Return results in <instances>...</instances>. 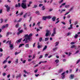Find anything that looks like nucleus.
<instances>
[{
    "label": "nucleus",
    "instance_id": "nucleus-10",
    "mask_svg": "<svg viewBox=\"0 0 80 80\" xmlns=\"http://www.w3.org/2000/svg\"><path fill=\"white\" fill-rule=\"evenodd\" d=\"M70 78L71 79H73V78H74V75L73 74L71 75L70 77Z\"/></svg>",
    "mask_w": 80,
    "mask_h": 80
},
{
    "label": "nucleus",
    "instance_id": "nucleus-9",
    "mask_svg": "<svg viewBox=\"0 0 80 80\" xmlns=\"http://www.w3.org/2000/svg\"><path fill=\"white\" fill-rule=\"evenodd\" d=\"M53 33H54V34H56V28H54L53 29Z\"/></svg>",
    "mask_w": 80,
    "mask_h": 80
},
{
    "label": "nucleus",
    "instance_id": "nucleus-21",
    "mask_svg": "<svg viewBox=\"0 0 80 80\" xmlns=\"http://www.w3.org/2000/svg\"><path fill=\"white\" fill-rule=\"evenodd\" d=\"M36 57V55L35 54H34L33 55V56L32 58V60H33V59H34V58H35V57Z\"/></svg>",
    "mask_w": 80,
    "mask_h": 80
},
{
    "label": "nucleus",
    "instance_id": "nucleus-57",
    "mask_svg": "<svg viewBox=\"0 0 80 80\" xmlns=\"http://www.w3.org/2000/svg\"><path fill=\"white\" fill-rule=\"evenodd\" d=\"M61 23H62L63 25H66V23L65 22H62Z\"/></svg>",
    "mask_w": 80,
    "mask_h": 80
},
{
    "label": "nucleus",
    "instance_id": "nucleus-63",
    "mask_svg": "<svg viewBox=\"0 0 80 80\" xmlns=\"http://www.w3.org/2000/svg\"><path fill=\"white\" fill-rule=\"evenodd\" d=\"M24 30H27V28L26 26L24 27Z\"/></svg>",
    "mask_w": 80,
    "mask_h": 80
},
{
    "label": "nucleus",
    "instance_id": "nucleus-14",
    "mask_svg": "<svg viewBox=\"0 0 80 80\" xmlns=\"http://www.w3.org/2000/svg\"><path fill=\"white\" fill-rule=\"evenodd\" d=\"M66 54V55H68V57H69V56H70L71 55H72V53H70V52H69V53L66 52L65 53Z\"/></svg>",
    "mask_w": 80,
    "mask_h": 80
},
{
    "label": "nucleus",
    "instance_id": "nucleus-40",
    "mask_svg": "<svg viewBox=\"0 0 80 80\" xmlns=\"http://www.w3.org/2000/svg\"><path fill=\"white\" fill-rule=\"evenodd\" d=\"M37 5H34V7H33L32 8H37Z\"/></svg>",
    "mask_w": 80,
    "mask_h": 80
},
{
    "label": "nucleus",
    "instance_id": "nucleus-39",
    "mask_svg": "<svg viewBox=\"0 0 80 80\" xmlns=\"http://www.w3.org/2000/svg\"><path fill=\"white\" fill-rule=\"evenodd\" d=\"M80 62V59H78V61L76 62V64H78V63H79V62Z\"/></svg>",
    "mask_w": 80,
    "mask_h": 80
},
{
    "label": "nucleus",
    "instance_id": "nucleus-32",
    "mask_svg": "<svg viewBox=\"0 0 80 80\" xmlns=\"http://www.w3.org/2000/svg\"><path fill=\"white\" fill-rule=\"evenodd\" d=\"M27 13V15H28V16L29 17V16H30V12H28V13Z\"/></svg>",
    "mask_w": 80,
    "mask_h": 80
},
{
    "label": "nucleus",
    "instance_id": "nucleus-59",
    "mask_svg": "<svg viewBox=\"0 0 80 80\" xmlns=\"http://www.w3.org/2000/svg\"><path fill=\"white\" fill-rule=\"evenodd\" d=\"M19 32L21 33H22L23 32V30H21L20 31H19Z\"/></svg>",
    "mask_w": 80,
    "mask_h": 80
},
{
    "label": "nucleus",
    "instance_id": "nucleus-8",
    "mask_svg": "<svg viewBox=\"0 0 80 80\" xmlns=\"http://www.w3.org/2000/svg\"><path fill=\"white\" fill-rule=\"evenodd\" d=\"M9 45V47H10V48H12V47H13V45L12 44H11V41H10Z\"/></svg>",
    "mask_w": 80,
    "mask_h": 80
},
{
    "label": "nucleus",
    "instance_id": "nucleus-34",
    "mask_svg": "<svg viewBox=\"0 0 80 80\" xmlns=\"http://www.w3.org/2000/svg\"><path fill=\"white\" fill-rule=\"evenodd\" d=\"M80 53V50L77 51L75 53V54H76V53Z\"/></svg>",
    "mask_w": 80,
    "mask_h": 80
},
{
    "label": "nucleus",
    "instance_id": "nucleus-7",
    "mask_svg": "<svg viewBox=\"0 0 80 80\" xmlns=\"http://www.w3.org/2000/svg\"><path fill=\"white\" fill-rule=\"evenodd\" d=\"M71 48H74L75 49H76V48H77V47L75 45H73L71 46Z\"/></svg>",
    "mask_w": 80,
    "mask_h": 80
},
{
    "label": "nucleus",
    "instance_id": "nucleus-62",
    "mask_svg": "<svg viewBox=\"0 0 80 80\" xmlns=\"http://www.w3.org/2000/svg\"><path fill=\"white\" fill-rule=\"evenodd\" d=\"M26 62V60H24L22 62L23 63H25V62Z\"/></svg>",
    "mask_w": 80,
    "mask_h": 80
},
{
    "label": "nucleus",
    "instance_id": "nucleus-55",
    "mask_svg": "<svg viewBox=\"0 0 80 80\" xmlns=\"http://www.w3.org/2000/svg\"><path fill=\"white\" fill-rule=\"evenodd\" d=\"M48 35H49V34L48 33H46V35H45L46 37H48Z\"/></svg>",
    "mask_w": 80,
    "mask_h": 80
},
{
    "label": "nucleus",
    "instance_id": "nucleus-3",
    "mask_svg": "<svg viewBox=\"0 0 80 80\" xmlns=\"http://www.w3.org/2000/svg\"><path fill=\"white\" fill-rule=\"evenodd\" d=\"M5 7L7 9L6 10L7 12H10V7L8 6V5H5Z\"/></svg>",
    "mask_w": 80,
    "mask_h": 80
},
{
    "label": "nucleus",
    "instance_id": "nucleus-6",
    "mask_svg": "<svg viewBox=\"0 0 80 80\" xmlns=\"http://www.w3.org/2000/svg\"><path fill=\"white\" fill-rule=\"evenodd\" d=\"M22 40V38H21L18 40H17L16 42V43L17 44H18L19 43H20V42H21Z\"/></svg>",
    "mask_w": 80,
    "mask_h": 80
},
{
    "label": "nucleus",
    "instance_id": "nucleus-24",
    "mask_svg": "<svg viewBox=\"0 0 80 80\" xmlns=\"http://www.w3.org/2000/svg\"><path fill=\"white\" fill-rule=\"evenodd\" d=\"M25 47H26V48H28V47H29V44H26Z\"/></svg>",
    "mask_w": 80,
    "mask_h": 80
},
{
    "label": "nucleus",
    "instance_id": "nucleus-56",
    "mask_svg": "<svg viewBox=\"0 0 80 80\" xmlns=\"http://www.w3.org/2000/svg\"><path fill=\"white\" fill-rule=\"evenodd\" d=\"M67 18H70V15H68L67 17Z\"/></svg>",
    "mask_w": 80,
    "mask_h": 80
},
{
    "label": "nucleus",
    "instance_id": "nucleus-26",
    "mask_svg": "<svg viewBox=\"0 0 80 80\" xmlns=\"http://www.w3.org/2000/svg\"><path fill=\"white\" fill-rule=\"evenodd\" d=\"M46 18H48V19H50V18H51V16H47Z\"/></svg>",
    "mask_w": 80,
    "mask_h": 80
},
{
    "label": "nucleus",
    "instance_id": "nucleus-12",
    "mask_svg": "<svg viewBox=\"0 0 80 80\" xmlns=\"http://www.w3.org/2000/svg\"><path fill=\"white\" fill-rule=\"evenodd\" d=\"M56 18H56V17H54L52 18V21H53V22H54L55 21V20H56Z\"/></svg>",
    "mask_w": 80,
    "mask_h": 80
},
{
    "label": "nucleus",
    "instance_id": "nucleus-11",
    "mask_svg": "<svg viewBox=\"0 0 80 80\" xmlns=\"http://www.w3.org/2000/svg\"><path fill=\"white\" fill-rule=\"evenodd\" d=\"M62 72H63V69H61L59 70V71H58V73H62Z\"/></svg>",
    "mask_w": 80,
    "mask_h": 80
},
{
    "label": "nucleus",
    "instance_id": "nucleus-43",
    "mask_svg": "<svg viewBox=\"0 0 80 80\" xmlns=\"http://www.w3.org/2000/svg\"><path fill=\"white\" fill-rule=\"evenodd\" d=\"M63 11H65V9L62 10L60 12V13H63Z\"/></svg>",
    "mask_w": 80,
    "mask_h": 80
},
{
    "label": "nucleus",
    "instance_id": "nucleus-23",
    "mask_svg": "<svg viewBox=\"0 0 80 80\" xmlns=\"http://www.w3.org/2000/svg\"><path fill=\"white\" fill-rule=\"evenodd\" d=\"M35 13L37 15H39V14H40V12L38 11H37Z\"/></svg>",
    "mask_w": 80,
    "mask_h": 80
},
{
    "label": "nucleus",
    "instance_id": "nucleus-41",
    "mask_svg": "<svg viewBox=\"0 0 80 80\" xmlns=\"http://www.w3.org/2000/svg\"><path fill=\"white\" fill-rule=\"evenodd\" d=\"M69 7H70V5H69L65 6V8H69Z\"/></svg>",
    "mask_w": 80,
    "mask_h": 80
},
{
    "label": "nucleus",
    "instance_id": "nucleus-13",
    "mask_svg": "<svg viewBox=\"0 0 80 80\" xmlns=\"http://www.w3.org/2000/svg\"><path fill=\"white\" fill-rule=\"evenodd\" d=\"M72 26H73V24H71L70 26V27L69 28H68V30H70V29H72V28H73V27H72Z\"/></svg>",
    "mask_w": 80,
    "mask_h": 80
},
{
    "label": "nucleus",
    "instance_id": "nucleus-19",
    "mask_svg": "<svg viewBox=\"0 0 80 80\" xmlns=\"http://www.w3.org/2000/svg\"><path fill=\"white\" fill-rule=\"evenodd\" d=\"M46 19H47V16H43L42 17V20H46Z\"/></svg>",
    "mask_w": 80,
    "mask_h": 80
},
{
    "label": "nucleus",
    "instance_id": "nucleus-1",
    "mask_svg": "<svg viewBox=\"0 0 80 80\" xmlns=\"http://www.w3.org/2000/svg\"><path fill=\"white\" fill-rule=\"evenodd\" d=\"M33 35V34H30L29 35L28 34H26L24 35V37H25L26 39L25 43H28L29 41H30V37H32Z\"/></svg>",
    "mask_w": 80,
    "mask_h": 80
},
{
    "label": "nucleus",
    "instance_id": "nucleus-5",
    "mask_svg": "<svg viewBox=\"0 0 80 80\" xmlns=\"http://www.w3.org/2000/svg\"><path fill=\"white\" fill-rule=\"evenodd\" d=\"M23 72L25 73V74L23 75V76L24 77H27V75H26L25 74H28V72H27V71H26L25 70H24Z\"/></svg>",
    "mask_w": 80,
    "mask_h": 80
},
{
    "label": "nucleus",
    "instance_id": "nucleus-20",
    "mask_svg": "<svg viewBox=\"0 0 80 80\" xmlns=\"http://www.w3.org/2000/svg\"><path fill=\"white\" fill-rule=\"evenodd\" d=\"M15 62L16 64H17L18 62V59H17L16 61H15Z\"/></svg>",
    "mask_w": 80,
    "mask_h": 80
},
{
    "label": "nucleus",
    "instance_id": "nucleus-29",
    "mask_svg": "<svg viewBox=\"0 0 80 80\" xmlns=\"http://www.w3.org/2000/svg\"><path fill=\"white\" fill-rule=\"evenodd\" d=\"M47 48V46H45L43 49V50H46Z\"/></svg>",
    "mask_w": 80,
    "mask_h": 80
},
{
    "label": "nucleus",
    "instance_id": "nucleus-60",
    "mask_svg": "<svg viewBox=\"0 0 80 80\" xmlns=\"http://www.w3.org/2000/svg\"><path fill=\"white\" fill-rule=\"evenodd\" d=\"M48 54H45V58L47 57V56H48Z\"/></svg>",
    "mask_w": 80,
    "mask_h": 80
},
{
    "label": "nucleus",
    "instance_id": "nucleus-16",
    "mask_svg": "<svg viewBox=\"0 0 80 80\" xmlns=\"http://www.w3.org/2000/svg\"><path fill=\"white\" fill-rule=\"evenodd\" d=\"M21 75H22V74L21 73H20L16 77L17 78H20V77H21Z\"/></svg>",
    "mask_w": 80,
    "mask_h": 80
},
{
    "label": "nucleus",
    "instance_id": "nucleus-30",
    "mask_svg": "<svg viewBox=\"0 0 80 80\" xmlns=\"http://www.w3.org/2000/svg\"><path fill=\"white\" fill-rule=\"evenodd\" d=\"M7 60H5L3 62V64H4V63H7Z\"/></svg>",
    "mask_w": 80,
    "mask_h": 80
},
{
    "label": "nucleus",
    "instance_id": "nucleus-31",
    "mask_svg": "<svg viewBox=\"0 0 80 80\" xmlns=\"http://www.w3.org/2000/svg\"><path fill=\"white\" fill-rule=\"evenodd\" d=\"M39 41L40 42H41L42 41V38L41 37V38H39Z\"/></svg>",
    "mask_w": 80,
    "mask_h": 80
},
{
    "label": "nucleus",
    "instance_id": "nucleus-17",
    "mask_svg": "<svg viewBox=\"0 0 80 80\" xmlns=\"http://www.w3.org/2000/svg\"><path fill=\"white\" fill-rule=\"evenodd\" d=\"M23 14V12H22L21 13H19L18 15H17V16L18 15H20V16H22Z\"/></svg>",
    "mask_w": 80,
    "mask_h": 80
},
{
    "label": "nucleus",
    "instance_id": "nucleus-38",
    "mask_svg": "<svg viewBox=\"0 0 80 80\" xmlns=\"http://www.w3.org/2000/svg\"><path fill=\"white\" fill-rule=\"evenodd\" d=\"M78 34H75V36H74V38H77V37H78Z\"/></svg>",
    "mask_w": 80,
    "mask_h": 80
},
{
    "label": "nucleus",
    "instance_id": "nucleus-53",
    "mask_svg": "<svg viewBox=\"0 0 80 80\" xmlns=\"http://www.w3.org/2000/svg\"><path fill=\"white\" fill-rule=\"evenodd\" d=\"M55 34L53 33H52L51 35V36H52V37H53V36H55Z\"/></svg>",
    "mask_w": 80,
    "mask_h": 80
},
{
    "label": "nucleus",
    "instance_id": "nucleus-54",
    "mask_svg": "<svg viewBox=\"0 0 80 80\" xmlns=\"http://www.w3.org/2000/svg\"><path fill=\"white\" fill-rule=\"evenodd\" d=\"M9 35H10L9 34V32H8L7 33L6 37H8Z\"/></svg>",
    "mask_w": 80,
    "mask_h": 80
},
{
    "label": "nucleus",
    "instance_id": "nucleus-52",
    "mask_svg": "<svg viewBox=\"0 0 80 80\" xmlns=\"http://www.w3.org/2000/svg\"><path fill=\"white\" fill-rule=\"evenodd\" d=\"M27 13H26L23 16L24 18H25L26 17V16H27Z\"/></svg>",
    "mask_w": 80,
    "mask_h": 80
},
{
    "label": "nucleus",
    "instance_id": "nucleus-18",
    "mask_svg": "<svg viewBox=\"0 0 80 80\" xmlns=\"http://www.w3.org/2000/svg\"><path fill=\"white\" fill-rule=\"evenodd\" d=\"M8 27V24H7L5 26H3V28H7Z\"/></svg>",
    "mask_w": 80,
    "mask_h": 80
},
{
    "label": "nucleus",
    "instance_id": "nucleus-58",
    "mask_svg": "<svg viewBox=\"0 0 80 80\" xmlns=\"http://www.w3.org/2000/svg\"><path fill=\"white\" fill-rule=\"evenodd\" d=\"M46 62H47V61H41V63H46Z\"/></svg>",
    "mask_w": 80,
    "mask_h": 80
},
{
    "label": "nucleus",
    "instance_id": "nucleus-44",
    "mask_svg": "<svg viewBox=\"0 0 80 80\" xmlns=\"http://www.w3.org/2000/svg\"><path fill=\"white\" fill-rule=\"evenodd\" d=\"M78 24V21H76L75 22L74 25H77Z\"/></svg>",
    "mask_w": 80,
    "mask_h": 80
},
{
    "label": "nucleus",
    "instance_id": "nucleus-36",
    "mask_svg": "<svg viewBox=\"0 0 80 80\" xmlns=\"http://www.w3.org/2000/svg\"><path fill=\"white\" fill-rule=\"evenodd\" d=\"M18 26H19V23H17L16 25V28H18Z\"/></svg>",
    "mask_w": 80,
    "mask_h": 80
},
{
    "label": "nucleus",
    "instance_id": "nucleus-22",
    "mask_svg": "<svg viewBox=\"0 0 80 80\" xmlns=\"http://www.w3.org/2000/svg\"><path fill=\"white\" fill-rule=\"evenodd\" d=\"M55 62H56V63H58L59 62V60L57 59L55 61Z\"/></svg>",
    "mask_w": 80,
    "mask_h": 80
},
{
    "label": "nucleus",
    "instance_id": "nucleus-28",
    "mask_svg": "<svg viewBox=\"0 0 80 80\" xmlns=\"http://www.w3.org/2000/svg\"><path fill=\"white\" fill-rule=\"evenodd\" d=\"M22 45H24V44H20L19 46V48H20V47H22Z\"/></svg>",
    "mask_w": 80,
    "mask_h": 80
},
{
    "label": "nucleus",
    "instance_id": "nucleus-61",
    "mask_svg": "<svg viewBox=\"0 0 80 80\" xmlns=\"http://www.w3.org/2000/svg\"><path fill=\"white\" fill-rule=\"evenodd\" d=\"M21 21H22V18H20L18 21V22H21Z\"/></svg>",
    "mask_w": 80,
    "mask_h": 80
},
{
    "label": "nucleus",
    "instance_id": "nucleus-49",
    "mask_svg": "<svg viewBox=\"0 0 80 80\" xmlns=\"http://www.w3.org/2000/svg\"><path fill=\"white\" fill-rule=\"evenodd\" d=\"M1 23H2L3 22V19H1Z\"/></svg>",
    "mask_w": 80,
    "mask_h": 80
},
{
    "label": "nucleus",
    "instance_id": "nucleus-48",
    "mask_svg": "<svg viewBox=\"0 0 80 80\" xmlns=\"http://www.w3.org/2000/svg\"><path fill=\"white\" fill-rule=\"evenodd\" d=\"M3 11V9H1L0 10V13H2V12Z\"/></svg>",
    "mask_w": 80,
    "mask_h": 80
},
{
    "label": "nucleus",
    "instance_id": "nucleus-4",
    "mask_svg": "<svg viewBox=\"0 0 80 80\" xmlns=\"http://www.w3.org/2000/svg\"><path fill=\"white\" fill-rule=\"evenodd\" d=\"M65 73H66V72H64L61 74V78L62 79H63L65 78Z\"/></svg>",
    "mask_w": 80,
    "mask_h": 80
},
{
    "label": "nucleus",
    "instance_id": "nucleus-2",
    "mask_svg": "<svg viewBox=\"0 0 80 80\" xmlns=\"http://www.w3.org/2000/svg\"><path fill=\"white\" fill-rule=\"evenodd\" d=\"M21 7L23 9H26L27 8V3H21Z\"/></svg>",
    "mask_w": 80,
    "mask_h": 80
},
{
    "label": "nucleus",
    "instance_id": "nucleus-27",
    "mask_svg": "<svg viewBox=\"0 0 80 80\" xmlns=\"http://www.w3.org/2000/svg\"><path fill=\"white\" fill-rule=\"evenodd\" d=\"M58 44H59V42H56V45H55V47L57 46H58Z\"/></svg>",
    "mask_w": 80,
    "mask_h": 80
},
{
    "label": "nucleus",
    "instance_id": "nucleus-37",
    "mask_svg": "<svg viewBox=\"0 0 80 80\" xmlns=\"http://www.w3.org/2000/svg\"><path fill=\"white\" fill-rule=\"evenodd\" d=\"M46 33H48V34H49V33H50V31L48 30H47L46 31Z\"/></svg>",
    "mask_w": 80,
    "mask_h": 80
},
{
    "label": "nucleus",
    "instance_id": "nucleus-46",
    "mask_svg": "<svg viewBox=\"0 0 80 80\" xmlns=\"http://www.w3.org/2000/svg\"><path fill=\"white\" fill-rule=\"evenodd\" d=\"M38 72V69H37L36 70H34V72L36 73H37Z\"/></svg>",
    "mask_w": 80,
    "mask_h": 80
},
{
    "label": "nucleus",
    "instance_id": "nucleus-35",
    "mask_svg": "<svg viewBox=\"0 0 80 80\" xmlns=\"http://www.w3.org/2000/svg\"><path fill=\"white\" fill-rule=\"evenodd\" d=\"M22 2V3H25V2H27V0H23Z\"/></svg>",
    "mask_w": 80,
    "mask_h": 80
},
{
    "label": "nucleus",
    "instance_id": "nucleus-33",
    "mask_svg": "<svg viewBox=\"0 0 80 80\" xmlns=\"http://www.w3.org/2000/svg\"><path fill=\"white\" fill-rule=\"evenodd\" d=\"M18 7H22V4H21L20 3H18Z\"/></svg>",
    "mask_w": 80,
    "mask_h": 80
},
{
    "label": "nucleus",
    "instance_id": "nucleus-42",
    "mask_svg": "<svg viewBox=\"0 0 80 80\" xmlns=\"http://www.w3.org/2000/svg\"><path fill=\"white\" fill-rule=\"evenodd\" d=\"M75 42H72L70 43L71 45H73V44H75Z\"/></svg>",
    "mask_w": 80,
    "mask_h": 80
},
{
    "label": "nucleus",
    "instance_id": "nucleus-64",
    "mask_svg": "<svg viewBox=\"0 0 80 80\" xmlns=\"http://www.w3.org/2000/svg\"><path fill=\"white\" fill-rule=\"evenodd\" d=\"M28 61V62H30V61H32V59H29Z\"/></svg>",
    "mask_w": 80,
    "mask_h": 80
},
{
    "label": "nucleus",
    "instance_id": "nucleus-45",
    "mask_svg": "<svg viewBox=\"0 0 80 80\" xmlns=\"http://www.w3.org/2000/svg\"><path fill=\"white\" fill-rule=\"evenodd\" d=\"M42 8V10H45V6H43Z\"/></svg>",
    "mask_w": 80,
    "mask_h": 80
},
{
    "label": "nucleus",
    "instance_id": "nucleus-25",
    "mask_svg": "<svg viewBox=\"0 0 80 80\" xmlns=\"http://www.w3.org/2000/svg\"><path fill=\"white\" fill-rule=\"evenodd\" d=\"M49 39V38H45V41L46 42L47 41H48V40Z\"/></svg>",
    "mask_w": 80,
    "mask_h": 80
},
{
    "label": "nucleus",
    "instance_id": "nucleus-15",
    "mask_svg": "<svg viewBox=\"0 0 80 80\" xmlns=\"http://www.w3.org/2000/svg\"><path fill=\"white\" fill-rule=\"evenodd\" d=\"M21 52V51H20L19 52H16L15 53V55H18V54H19V53H20V52Z\"/></svg>",
    "mask_w": 80,
    "mask_h": 80
},
{
    "label": "nucleus",
    "instance_id": "nucleus-47",
    "mask_svg": "<svg viewBox=\"0 0 80 80\" xmlns=\"http://www.w3.org/2000/svg\"><path fill=\"white\" fill-rule=\"evenodd\" d=\"M70 13V12H67L64 15H68V13Z\"/></svg>",
    "mask_w": 80,
    "mask_h": 80
},
{
    "label": "nucleus",
    "instance_id": "nucleus-50",
    "mask_svg": "<svg viewBox=\"0 0 80 80\" xmlns=\"http://www.w3.org/2000/svg\"><path fill=\"white\" fill-rule=\"evenodd\" d=\"M2 75L4 77H5V76L6 75V73H2Z\"/></svg>",
    "mask_w": 80,
    "mask_h": 80
},
{
    "label": "nucleus",
    "instance_id": "nucleus-51",
    "mask_svg": "<svg viewBox=\"0 0 80 80\" xmlns=\"http://www.w3.org/2000/svg\"><path fill=\"white\" fill-rule=\"evenodd\" d=\"M71 34V33H70V32H68L67 33V36H68L69 35H70Z\"/></svg>",
    "mask_w": 80,
    "mask_h": 80
}]
</instances>
